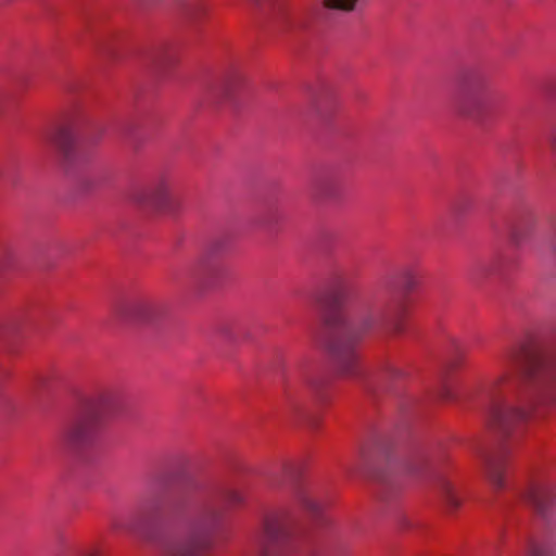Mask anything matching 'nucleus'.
<instances>
[{"instance_id": "obj_1", "label": "nucleus", "mask_w": 556, "mask_h": 556, "mask_svg": "<svg viewBox=\"0 0 556 556\" xmlns=\"http://www.w3.org/2000/svg\"><path fill=\"white\" fill-rule=\"evenodd\" d=\"M498 372L482 389L489 428L498 446L481 455L483 472L496 490L505 486L509 450L505 440L518 437L529 410L556 407V359L525 345L507 348L497 357Z\"/></svg>"}, {"instance_id": "obj_2", "label": "nucleus", "mask_w": 556, "mask_h": 556, "mask_svg": "<svg viewBox=\"0 0 556 556\" xmlns=\"http://www.w3.org/2000/svg\"><path fill=\"white\" fill-rule=\"evenodd\" d=\"M403 315L404 304L400 301L366 298L358 304L352 325L341 313L328 314L316 340L329 353L341 376L354 377L358 374L356 343L367 334L400 333Z\"/></svg>"}, {"instance_id": "obj_3", "label": "nucleus", "mask_w": 556, "mask_h": 556, "mask_svg": "<svg viewBox=\"0 0 556 556\" xmlns=\"http://www.w3.org/2000/svg\"><path fill=\"white\" fill-rule=\"evenodd\" d=\"M217 496V489L205 481H193L184 489L174 503L184 531L164 544V556H204L210 551L222 521Z\"/></svg>"}, {"instance_id": "obj_4", "label": "nucleus", "mask_w": 556, "mask_h": 556, "mask_svg": "<svg viewBox=\"0 0 556 556\" xmlns=\"http://www.w3.org/2000/svg\"><path fill=\"white\" fill-rule=\"evenodd\" d=\"M123 406V395L114 389L101 390L88 396L63 432L65 443L73 447L92 444L105 420L118 414Z\"/></svg>"}, {"instance_id": "obj_5", "label": "nucleus", "mask_w": 556, "mask_h": 556, "mask_svg": "<svg viewBox=\"0 0 556 556\" xmlns=\"http://www.w3.org/2000/svg\"><path fill=\"white\" fill-rule=\"evenodd\" d=\"M291 521L286 513H273L264 520L253 556H288L291 547Z\"/></svg>"}, {"instance_id": "obj_6", "label": "nucleus", "mask_w": 556, "mask_h": 556, "mask_svg": "<svg viewBox=\"0 0 556 556\" xmlns=\"http://www.w3.org/2000/svg\"><path fill=\"white\" fill-rule=\"evenodd\" d=\"M460 96L456 102V110L459 115L476 123L482 121L484 101V79L477 71H465L458 80Z\"/></svg>"}, {"instance_id": "obj_7", "label": "nucleus", "mask_w": 556, "mask_h": 556, "mask_svg": "<svg viewBox=\"0 0 556 556\" xmlns=\"http://www.w3.org/2000/svg\"><path fill=\"white\" fill-rule=\"evenodd\" d=\"M168 314L166 303L155 299L132 300L119 308L121 318L142 324H156Z\"/></svg>"}, {"instance_id": "obj_8", "label": "nucleus", "mask_w": 556, "mask_h": 556, "mask_svg": "<svg viewBox=\"0 0 556 556\" xmlns=\"http://www.w3.org/2000/svg\"><path fill=\"white\" fill-rule=\"evenodd\" d=\"M172 181L162 175L134 194V200L142 205L167 208L170 200Z\"/></svg>"}, {"instance_id": "obj_9", "label": "nucleus", "mask_w": 556, "mask_h": 556, "mask_svg": "<svg viewBox=\"0 0 556 556\" xmlns=\"http://www.w3.org/2000/svg\"><path fill=\"white\" fill-rule=\"evenodd\" d=\"M523 497L540 514H544L556 503V488L544 481H535L528 486Z\"/></svg>"}, {"instance_id": "obj_10", "label": "nucleus", "mask_w": 556, "mask_h": 556, "mask_svg": "<svg viewBox=\"0 0 556 556\" xmlns=\"http://www.w3.org/2000/svg\"><path fill=\"white\" fill-rule=\"evenodd\" d=\"M49 141L65 161L71 162L75 157V137L71 129L66 127L58 128L50 136Z\"/></svg>"}, {"instance_id": "obj_11", "label": "nucleus", "mask_w": 556, "mask_h": 556, "mask_svg": "<svg viewBox=\"0 0 556 556\" xmlns=\"http://www.w3.org/2000/svg\"><path fill=\"white\" fill-rule=\"evenodd\" d=\"M340 178L334 173H326L315 178L313 192L316 198L336 199L340 193Z\"/></svg>"}, {"instance_id": "obj_12", "label": "nucleus", "mask_w": 556, "mask_h": 556, "mask_svg": "<svg viewBox=\"0 0 556 556\" xmlns=\"http://www.w3.org/2000/svg\"><path fill=\"white\" fill-rule=\"evenodd\" d=\"M243 78L238 73H229L211 86V93L216 98H230L242 85Z\"/></svg>"}, {"instance_id": "obj_13", "label": "nucleus", "mask_w": 556, "mask_h": 556, "mask_svg": "<svg viewBox=\"0 0 556 556\" xmlns=\"http://www.w3.org/2000/svg\"><path fill=\"white\" fill-rule=\"evenodd\" d=\"M438 494L448 513L456 510L462 500L458 496L454 484L446 478H440L437 484Z\"/></svg>"}, {"instance_id": "obj_14", "label": "nucleus", "mask_w": 556, "mask_h": 556, "mask_svg": "<svg viewBox=\"0 0 556 556\" xmlns=\"http://www.w3.org/2000/svg\"><path fill=\"white\" fill-rule=\"evenodd\" d=\"M301 402L298 390L288 381L283 382L282 412L289 418H295L301 413Z\"/></svg>"}, {"instance_id": "obj_15", "label": "nucleus", "mask_w": 556, "mask_h": 556, "mask_svg": "<svg viewBox=\"0 0 556 556\" xmlns=\"http://www.w3.org/2000/svg\"><path fill=\"white\" fill-rule=\"evenodd\" d=\"M23 329V318L21 315L11 314L0 318V339L11 340Z\"/></svg>"}, {"instance_id": "obj_16", "label": "nucleus", "mask_w": 556, "mask_h": 556, "mask_svg": "<svg viewBox=\"0 0 556 556\" xmlns=\"http://www.w3.org/2000/svg\"><path fill=\"white\" fill-rule=\"evenodd\" d=\"M110 526L116 532L140 534L142 531L139 516H131L129 518L114 517L111 519Z\"/></svg>"}, {"instance_id": "obj_17", "label": "nucleus", "mask_w": 556, "mask_h": 556, "mask_svg": "<svg viewBox=\"0 0 556 556\" xmlns=\"http://www.w3.org/2000/svg\"><path fill=\"white\" fill-rule=\"evenodd\" d=\"M179 10L186 17L198 20L205 13L206 8L203 0H184Z\"/></svg>"}, {"instance_id": "obj_18", "label": "nucleus", "mask_w": 556, "mask_h": 556, "mask_svg": "<svg viewBox=\"0 0 556 556\" xmlns=\"http://www.w3.org/2000/svg\"><path fill=\"white\" fill-rule=\"evenodd\" d=\"M295 496L298 502L308 511H319L320 505L309 490L305 488H300L296 490Z\"/></svg>"}, {"instance_id": "obj_19", "label": "nucleus", "mask_w": 556, "mask_h": 556, "mask_svg": "<svg viewBox=\"0 0 556 556\" xmlns=\"http://www.w3.org/2000/svg\"><path fill=\"white\" fill-rule=\"evenodd\" d=\"M228 245L229 241L225 237H218L213 239L210 242L208 247L206 248V252L202 262L208 263L210 258L223 254L228 249Z\"/></svg>"}, {"instance_id": "obj_20", "label": "nucleus", "mask_w": 556, "mask_h": 556, "mask_svg": "<svg viewBox=\"0 0 556 556\" xmlns=\"http://www.w3.org/2000/svg\"><path fill=\"white\" fill-rule=\"evenodd\" d=\"M358 0H323V7L327 10L350 12L356 7Z\"/></svg>"}, {"instance_id": "obj_21", "label": "nucleus", "mask_w": 556, "mask_h": 556, "mask_svg": "<svg viewBox=\"0 0 556 556\" xmlns=\"http://www.w3.org/2000/svg\"><path fill=\"white\" fill-rule=\"evenodd\" d=\"M542 249L556 254V224L552 226L551 231L545 237Z\"/></svg>"}, {"instance_id": "obj_22", "label": "nucleus", "mask_w": 556, "mask_h": 556, "mask_svg": "<svg viewBox=\"0 0 556 556\" xmlns=\"http://www.w3.org/2000/svg\"><path fill=\"white\" fill-rule=\"evenodd\" d=\"M244 501L243 495L236 490H229L225 493V502L229 506H238Z\"/></svg>"}, {"instance_id": "obj_23", "label": "nucleus", "mask_w": 556, "mask_h": 556, "mask_svg": "<svg viewBox=\"0 0 556 556\" xmlns=\"http://www.w3.org/2000/svg\"><path fill=\"white\" fill-rule=\"evenodd\" d=\"M403 279H404L403 283H404L405 291L409 292V291H412L416 287V279L414 277L413 273L405 271L404 276H403Z\"/></svg>"}, {"instance_id": "obj_24", "label": "nucleus", "mask_w": 556, "mask_h": 556, "mask_svg": "<svg viewBox=\"0 0 556 556\" xmlns=\"http://www.w3.org/2000/svg\"><path fill=\"white\" fill-rule=\"evenodd\" d=\"M83 556H105L104 552L100 548L92 547L86 551Z\"/></svg>"}, {"instance_id": "obj_25", "label": "nucleus", "mask_w": 556, "mask_h": 556, "mask_svg": "<svg viewBox=\"0 0 556 556\" xmlns=\"http://www.w3.org/2000/svg\"><path fill=\"white\" fill-rule=\"evenodd\" d=\"M530 556H547V553L540 546H532L530 549Z\"/></svg>"}, {"instance_id": "obj_26", "label": "nucleus", "mask_w": 556, "mask_h": 556, "mask_svg": "<svg viewBox=\"0 0 556 556\" xmlns=\"http://www.w3.org/2000/svg\"><path fill=\"white\" fill-rule=\"evenodd\" d=\"M424 466V459H420L418 460V464H412L409 465V470L410 471H414V472H417L420 470V468Z\"/></svg>"}, {"instance_id": "obj_27", "label": "nucleus", "mask_w": 556, "mask_h": 556, "mask_svg": "<svg viewBox=\"0 0 556 556\" xmlns=\"http://www.w3.org/2000/svg\"><path fill=\"white\" fill-rule=\"evenodd\" d=\"M305 20H306V16H303V17L299 18L295 22V26L300 27V28H305L307 26V22Z\"/></svg>"}, {"instance_id": "obj_28", "label": "nucleus", "mask_w": 556, "mask_h": 556, "mask_svg": "<svg viewBox=\"0 0 556 556\" xmlns=\"http://www.w3.org/2000/svg\"><path fill=\"white\" fill-rule=\"evenodd\" d=\"M160 54H161V52H157V54L154 55V59H155V62L160 63V66H162L163 65V61L157 60Z\"/></svg>"}, {"instance_id": "obj_29", "label": "nucleus", "mask_w": 556, "mask_h": 556, "mask_svg": "<svg viewBox=\"0 0 556 556\" xmlns=\"http://www.w3.org/2000/svg\"><path fill=\"white\" fill-rule=\"evenodd\" d=\"M225 336L227 337V339H228L229 341H233V338L231 337V334L225 333Z\"/></svg>"}, {"instance_id": "obj_30", "label": "nucleus", "mask_w": 556, "mask_h": 556, "mask_svg": "<svg viewBox=\"0 0 556 556\" xmlns=\"http://www.w3.org/2000/svg\"><path fill=\"white\" fill-rule=\"evenodd\" d=\"M444 396H445L446 400H448L450 399L448 392H446V394Z\"/></svg>"}, {"instance_id": "obj_31", "label": "nucleus", "mask_w": 556, "mask_h": 556, "mask_svg": "<svg viewBox=\"0 0 556 556\" xmlns=\"http://www.w3.org/2000/svg\"><path fill=\"white\" fill-rule=\"evenodd\" d=\"M554 146H555V148H556V140L554 141Z\"/></svg>"}]
</instances>
